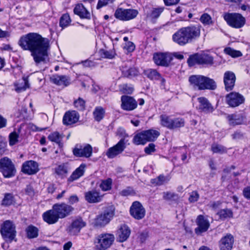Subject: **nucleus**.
Wrapping results in <instances>:
<instances>
[{
  "instance_id": "a19ab883",
  "label": "nucleus",
  "mask_w": 250,
  "mask_h": 250,
  "mask_svg": "<svg viewBox=\"0 0 250 250\" xmlns=\"http://www.w3.org/2000/svg\"><path fill=\"white\" fill-rule=\"evenodd\" d=\"M217 215L221 220H225L228 218L233 217V212L230 209L224 208L220 210L217 212Z\"/></svg>"
},
{
  "instance_id": "680f3d73",
  "label": "nucleus",
  "mask_w": 250,
  "mask_h": 250,
  "mask_svg": "<svg viewBox=\"0 0 250 250\" xmlns=\"http://www.w3.org/2000/svg\"><path fill=\"white\" fill-rule=\"evenodd\" d=\"M104 114V110H94L93 112L94 119L98 122H100L103 118Z\"/></svg>"
},
{
  "instance_id": "052dcab7",
  "label": "nucleus",
  "mask_w": 250,
  "mask_h": 250,
  "mask_svg": "<svg viewBox=\"0 0 250 250\" xmlns=\"http://www.w3.org/2000/svg\"><path fill=\"white\" fill-rule=\"evenodd\" d=\"M75 108H79L80 109H84L85 107V101L81 98H79L73 102Z\"/></svg>"
},
{
  "instance_id": "f03ea898",
  "label": "nucleus",
  "mask_w": 250,
  "mask_h": 250,
  "mask_svg": "<svg viewBox=\"0 0 250 250\" xmlns=\"http://www.w3.org/2000/svg\"><path fill=\"white\" fill-rule=\"evenodd\" d=\"M200 29L195 26L182 27L178 29L173 35L174 42L180 46H184L193 42L199 37Z\"/></svg>"
},
{
  "instance_id": "1a4fd4ad",
  "label": "nucleus",
  "mask_w": 250,
  "mask_h": 250,
  "mask_svg": "<svg viewBox=\"0 0 250 250\" xmlns=\"http://www.w3.org/2000/svg\"><path fill=\"white\" fill-rule=\"evenodd\" d=\"M153 60L157 65L168 67L171 64L173 56L168 52H156L153 54Z\"/></svg>"
},
{
  "instance_id": "c756f323",
  "label": "nucleus",
  "mask_w": 250,
  "mask_h": 250,
  "mask_svg": "<svg viewBox=\"0 0 250 250\" xmlns=\"http://www.w3.org/2000/svg\"><path fill=\"white\" fill-rule=\"evenodd\" d=\"M144 74L151 80L158 81L161 78V74L156 69H148L144 71Z\"/></svg>"
},
{
  "instance_id": "412c9836",
  "label": "nucleus",
  "mask_w": 250,
  "mask_h": 250,
  "mask_svg": "<svg viewBox=\"0 0 250 250\" xmlns=\"http://www.w3.org/2000/svg\"><path fill=\"white\" fill-rule=\"evenodd\" d=\"M85 226V223L83 221L81 218L75 219L67 229L68 232L71 235L78 234L81 229Z\"/></svg>"
},
{
  "instance_id": "4be33fe9",
  "label": "nucleus",
  "mask_w": 250,
  "mask_h": 250,
  "mask_svg": "<svg viewBox=\"0 0 250 250\" xmlns=\"http://www.w3.org/2000/svg\"><path fill=\"white\" fill-rule=\"evenodd\" d=\"M70 78L66 75H59L54 74L50 77V81L59 86L64 87L68 86L70 84Z\"/></svg>"
},
{
  "instance_id": "2eb2a0df",
  "label": "nucleus",
  "mask_w": 250,
  "mask_h": 250,
  "mask_svg": "<svg viewBox=\"0 0 250 250\" xmlns=\"http://www.w3.org/2000/svg\"><path fill=\"white\" fill-rule=\"evenodd\" d=\"M223 81L225 88L228 92L233 90L236 81L235 74L230 71H227L224 74Z\"/></svg>"
},
{
  "instance_id": "8fccbe9b",
  "label": "nucleus",
  "mask_w": 250,
  "mask_h": 250,
  "mask_svg": "<svg viewBox=\"0 0 250 250\" xmlns=\"http://www.w3.org/2000/svg\"><path fill=\"white\" fill-rule=\"evenodd\" d=\"M224 53L233 58H237L242 56V53L241 51L234 50V49L230 47H226L224 50Z\"/></svg>"
},
{
  "instance_id": "9d476101",
  "label": "nucleus",
  "mask_w": 250,
  "mask_h": 250,
  "mask_svg": "<svg viewBox=\"0 0 250 250\" xmlns=\"http://www.w3.org/2000/svg\"><path fill=\"white\" fill-rule=\"evenodd\" d=\"M60 219L64 218L70 215L74 208L71 206L65 203H56L53 205Z\"/></svg>"
},
{
  "instance_id": "72a5a7b5",
  "label": "nucleus",
  "mask_w": 250,
  "mask_h": 250,
  "mask_svg": "<svg viewBox=\"0 0 250 250\" xmlns=\"http://www.w3.org/2000/svg\"><path fill=\"white\" fill-rule=\"evenodd\" d=\"M187 63L189 67H193L196 64L200 65V54L195 53L190 55L188 59Z\"/></svg>"
},
{
  "instance_id": "39448f33",
  "label": "nucleus",
  "mask_w": 250,
  "mask_h": 250,
  "mask_svg": "<svg viewBox=\"0 0 250 250\" xmlns=\"http://www.w3.org/2000/svg\"><path fill=\"white\" fill-rule=\"evenodd\" d=\"M0 232L5 241L11 243L16 236V226L12 221L6 220L0 225Z\"/></svg>"
},
{
  "instance_id": "37998d69",
  "label": "nucleus",
  "mask_w": 250,
  "mask_h": 250,
  "mask_svg": "<svg viewBox=\"0 0 250 250\" xmlns=\"http://www.w3.org/2000/svg\"><path fill=\"white\" fill-rule=\"evenodd\" d=\"M160 124L164 127L170 129L172 118L166 115H161L160 116Z\"/></svg>"
},
{
  "instance_id": "774afa93",
  "label": "nucleus",
  "mask_w": 250,
  "mask_h": 250,
  "mask_svg": "<svg viewBox=\"0 0 250 250\" xmlns=\"http://www.w3.org/2000/svg\"><path fill=\"white\" fill-rule=\"evenodd\" d=\"M231 136L233 140H238L243 138L244 133L240 130H237L231 134Z\"/></svg>"
},
{
  "instance_id": "09e8293b",
  "label": "nucleus",
  "mask_w": 250,
  "mask_h": 250,
  "mask_svg": "<svg viewBox=\"0 0 250 250\" xmlns=\"http://www.w3.org/2000/svg\"><path fill=\"white\" fill-rule=\"evenodd\" d=\"M23 82L21 84H18L16 85V91L18 92L25 91L29 87L30 84L28 77H23Z\"/></svg>"
},
{
  "instance_id": "cd10ccee",
  "label": "nucleus",
  "mask_w": 250,
  "mask_h": 250,
  "mask_svg": "<svg viewBox=\"0 0 250 250\" xmlns=\"http://www.w3.org/2000/svg\"><path fill=\"white\" fill-rule=\"evenodd\" d=\"M84 167L85 165L84 164H81L79 167L77 168L75 170L73 171L71 175L68 178V182L69 183L72 182L82 176L84 173Z\"/></svg>"
},
{
  "instance_id": "c03bdc74",
  "label": "nucleus",
  "mask_w": 250,
  "mask_h": 250,
  "mask_svg": "<svg viewBox=\"0 0 250 250\" xmlns=\"http://www.w3.org/2000/svg\"><path fill=\"white\" fill-rule=\"evenodd\" d=\"M139 71L135 67H131L127 70L122 71V75L124 77L128 78H132V77L138 75Z\"/></svg>"
},
{
  "instance_id": "ddd939ff",
  "label": "nucleus",
  "mask_w": 250,
  "mask_h": 250,
  "mask_svg": "<svg viewBox=\"0 0 250 250\" xmlns=\"http://www.w3.org/2000/svg\"><path fill=\"white\" fill-rule=\"evenodd\" d=\"M126 145H125L124 140L121 139L116 145L107 149L106 155L109 159L114 158L122 153Z\"/></svg>"
},
{
  "instance_id": "b1692460",
  "label": "nucleus",
  "mask_w": 250,
  "mask_h": 250,
  "mask_svg": "<svg viewBox=\"0 0 250 250\" xmlns=\"http://www.w3.org/2000/svg\"><path fill=\"white\" fill-rule=\"evenodd\" d=\"M103 196L96 190H92L85 192V200L89 203H96L101 201Z\"/></svg>"
},
{
  "instance_id": "7c9ffc66",
  "label": "nucleus",
  "mask_w": 250,
  "mask_h": 250,
  "mask_svg": "<svg viewBox=\"0 0 250 250\" xmlns=\"http://www.w3.org/2000/svg\"><path fill=\"white\" fill-rule=\"evenodd\" d=\"M144 133L147 142H154L160 136L159 131L153 129L144 130Z\"/></svg>"
},
{
  "instance_id": "f257e3e1",
  "label": "nucleus",
  "mask_w": 250,
  "mask_h": 250,
  "mask_svg": "<svg viewBox=\"0 0 250 250\" xmlns=\"http://www.w3.org/2000/svg\"><path fill=\"white\" fill-rule=\"evenodd\" d=\"M19 45L23 50H28L36 65L41 62L46 63L50 49L48 39L42 37L36 33H29L21 37Z\"/></svg>"
},
{
  "instance_id": "dca6fc26",
  "label": "nucleus",
  "mask_w": 250,
  "mask_h": 250,
  "mask_svg": "<svg viewBox=\"0 0 250 250\" xmlns=\"http://www.w3.org/2000/svg\"><path fill=\"white\" fill-rule=\"evenodd\" d=\"M73 154L79 157H90L92 153V147L89 144H86L83 146L76 147L73 150Z\"/></svg>"
},
{
  "instance_id": "de8ad7c7",
  "label": "nucleus",
  "mask_w": 250,
  "mask_h": 250,
  "mask_svg": "<svg viewBox=\"0 0 250 250\" xmlns=\"http://www.w3.org/2000/svg\"><path fill=\"white\" fill-rule=\"evenodd\" d=\"M114 17L122 21H127L125 14V9L118 8L115 11Z\"/></svg>"
},
{
  "instance_id": "bf43d9fd",
  "label": "nucleus",
  "mask_w": 250,
  "mask_h": 250,
  "mask_svg": "<svg viewBox=\"0 0 250 250\" xmlns=\"http://www.w3.org/2000/svg\"><path fill=\"white\" fill-rule=\"evenodd\" d=\"M119 194L122 196H128L129 195H134L135 194V192L132 187H127L121 191Z\"/></svg>"
},
{
  "instance_id": "338daca9",
  "label": "nucleus",
  "mask_w": 250,
  "mask_h": 250,
  "mask_svg": "<svg viewBox=\"0 0 250 250\" xmlns=\"http://www.w3.org/2000/svg\"><path fill=\"white\" fill-rule=\"evenodd\" d=\"M144 151L147 154H151L156 151L155 145L153 143H150L145 148Z\"/></svg>"
},
{
  "instance_id": "49530a36",
  "label": "nucleus",
  "mask_w": 250,
  "mask_h": 250,
  "mask_svg": "<svg viewBox=\"0 0 250 250\" xmlns=\"http://www.w3.org/2000/svg\"><path fill=\"white\" fill-rule=\"evenodd\" d=\"M112 184V180L108 178L105 180H102L100 188L104 191H108L111 189Z\"/></svg>"
},
{
  "instance_id": "69168bd1",
  "label": "nucleus",
  "mask_w": 250,
  "mask_h": 250,
  "mask_svg": "<svg viewBox=\"0 0 250 250\" xmlns=\"http://www.w3.org/2000/svg\"><path fill=\"white\" fill-rule=\"evenodd\" d=\"M124 49L126 50L127 53L132 52L135 49V45L132 42H128L125 43L124 47Z\"/></svg>"
},
{
  "instance_id": "a211bd4d",
  "label": "nucleus",
  "mask_w": 250,
  "mask_h": 250,
  "mask_svg": "<svg viewBox=\"0 0 250 250\" xmlns=\"http://www.w3.org/2000/svg\"><path fill=\"white\" fill-rule=\"evenodd\" d=\"M121 100L122 109H135L137 106L138 103L133 97L123 95Z\"/></svg>"
},
{
  "instance_id": "0e129e2a",
  "label": "nucleus",
  "mask_w": 250,
  "mask_h": 250,
  "mask_svg": "<svg viewBox=\"0 0 250 250\" xmlns=\"http://www.w3.org/2000/svg\"><path fill=\"white\" fill-rule=\"evenodd\" d=\"M163 199L166 200H175L177 198V195L173 192H164Z\"/></svg>"
},
{
  "instance_id": "423d86ee",
  "label": "nucleus",
  "mask_w": 250,
  "mask_h": 250,
  "mask_svg": "<svg viewBox=\"0 0 250 250\" xmlns=\"http://www.w3.org/2000/svg\"><path fill=\"white\" fill-rule=\"evenodd\" d=\"M223 17L229 26L235 28L242 27L246 22L245 18L239 13H226Z\"/></svg>"
},
{
  "instance_id": "0eeeda50",
  "label": "nucleus",
  "mask_w": 250,
  "mask_h": 250,
  "mask_svg": "<svg viewBox=\"0 0 250 250\" xmlns=\"http://www.w3.org/2000/svg\"><path fill=\"white\" fill-rule=\"evenodd\" d=\"M0 172L6 178H9L15 175L16 169L10 159L4 157L0 159Z\"/></svg>"
},
{
  "instance_id": "20e7f679",
  "label": "nucleus",
  "mask_w": 250,
  "mask_h": 250,
  "mask_svg": "<svg viewBox=\"0 0 250 250\" xmlns=\"http://www.w3.org/2000/svg\"><path fill=\"white\" fill-rule=\"evenodd\" d=\"M115 207L108 205L104 208L103 212L97 216L95 220V226L103 227L108 224L115 215Z\"/></svg>"
},
{
  "instance_id": "6e6552de",
  "label": "nucleus",
  "mask_w": 250,
  "mask_h": 250,
  "mask_svg": "<svg viewBox=\"0 0 250 250\" xmlns=\"http://www.w3.org/2000/svg\"><path fill=\"white\" fill-rule=\"evenodd\" d=\"M97 240L96 249L98 250H106L113 244L115 237L111 233H102L98 236Z\"/></svg>"
},
{
  "instance_id": "473e14b6",
  "label": "nucleus",
  "mask_w": 250,
  "mask_h": 250,
  "mask_svg": "<svg viewBox=\"0 0 250 250\" xmlns=\"http://www.w3.org/2000/svg\"><path fill=\"white\" fill-rule=\"evenodd\" d=\"M39 229L36 227L30 225L25 229L27 237L29 239L37 238L39 235Z\"/></svg>"
},
{
  "instance_id": "aec40b11",
  "label": "nucleus",
  "mask_w": 250,
  "mask_h": 250,
  "mask_svg": "<svg viewBox=\"0 0 250 250\" xmlns=\"http://www.w3.org/2000/svg\"><path fill=\"white\" fill-rule=\"evenodd\" d=\"M79 114L76 110H68L63 117V124L65 125H71L78 122L79 119Z\"/></svg>"
},
{
  "instance_id": "79ce46f5",
  "label": "nucleus",
  "mask_w": 250,
  "mask_h": 250,
  "mask_svg": "<svg viewBox=\"0 0 250 250\" xmlns=\"http://www.w3.org/2000/svg\"><path fill=\"white\" fill-rule=\"evenodd\" d=\"M71 20L68 13L63 14L62 15L59 21V25L62 28H64L69 25Z\"/></svg>"
},
{
  "instance_id": "c9c22d12",
  "label": "nucleus",
  "mask_w": 250,
  "mask_h": 250,
  "mask_svg": "<svg viewBox=\"0 0 250 250\" xmlns=\"http://www.w3.org/2000/svg\"><path fill=\"white\" fill-rule=\"evenodd\" d=\"M147 142L144 131H143L136 135L133 138V142L136 145H145Z\"/></svg>"
},
{
  "instance_id": "bb28decb",
  "label": "nucleus",
  "mask_w": 250,
  "mask_h": 250,
  "mask_svg": "<svg viewBox=\"0 0 250 250\" xmlns=\"http://www.w3.org/2000/svg\"><path fill=\"white\" fill-rule=\"evenodd\" d=\"M227 119L229 121V125H236L243 124L245 119V116L242 113H235L229 115L227 116Z\"/></svg>"
},
{
  "instance_id": "f8f14e48",
  "label": "nucleus",
  "mask_w": 250,
  "mask_h": 250,
  "mask_svg": "<svg viewBox=\"0 0 250 250\" xmlns=\"http://www.w3.org/2000/svg\"><path fill=\"white\" fill-rule=\"evenodd\" d=\"M228 104L232 107H235L242 104L245 102L244 97L239 93L232 92L226 97Z\"/></svg>"
},
{
  "instance_id": "4d7b16f0",
  "label": "nucleus",
  "mask_w": 250,
  "mask_h": 250,
  "mask_svg": "<svg viewBox=\"0 0 250 250\" xmlns=\"http://www.w3.org/2000/svg\"><path fill=\"white\" fill-rule=\"evenodd\" d=\"M211 150L215 153H223L227 152L226 148L219 144H213L211 146Z\"/></svg>"
},
{
  "instance_id": "a878e982",
  "label": "nucleus",
  "mask_w": 250,
  "mask_h": 250,
  "mask_svg": "<svg viewBox=\"0 0 250 250\" xmlns=\"http://www.w3.org/2000/svg\"><path fill=\"white\" fill-rule=\"evenodd\" d=\"M131 230L127 225L124 224L121 226L118 231L119 241L123 242L126 241L130 235Z\"/></svg>"
},
{
  "instance_id": "58836bf2",
  "label": "nucleus",
  "mask_w": 250,
  "mask_h": 250,
  "mask_svg": "<svg viewBox=\"0 0 250 250\" xmlns=\"http://www.w3.org/2000/svg\"><path fill=\"white\" fill-rule=\"evenodd\" d=\"M169 181L168 176H165L163 174L159 175L157 178L151 180V183L155 186H161Z\"/></svg>"
},
{
  "instance_id": "f704fd0d",
  "label": "nucleus",
  "mask_w": 250,
  "mask_h": 250,
  "mask_svg": "<svg viewBox=\"0 0 250 250\" xmlns=\"http://www.w3.org/2000/svg\"><path fill=\"white\" fill-rule=\"evenodd\" d=\"M99 52L100 56L104 59H113L117 55L114 48L109 50L100 49Z\"/></svg>"
},
{
  "instance_id": "393cba45",
  "label": "nucleus",
  "mask_w": 250,
  "mask_h": 250,
  "mask_svg": "<svg viewBox=\"0 0 250 250\" xmlns=\"http://www.w3.org/2000/svg\"><path fill=\"white\" fill-rule=\"evenodd\" d=\"M233 242V236L230 234H227L220 241L221 250H231Z\"/></svg>"
},
{
  "instance_id": "9b49d317",
  "label": "nucleus",
  "mask_w": 250,
  "mask_h": 250,
  "mask_svg": "<svg viewBox=\"0 0 250 250\" xmlns=\"http://www.w3.org/2000/svg\"><path fill=\"white\" fill-rule=\"evenodd\" d=\"M130 214L135 219L141 220L146 214V210L142 204L138 201L134 202L130 208Z\"/></svg>"
},
{
  "instance_id": "13d9d810",
  "label": "nucleus",
  "mask_w": 250,
  "mask_h": 250,
  "mask_svg": "<svg viewBox=\"0 0 250 250\" xmlns=\"http://www.w3.org/2000/svg\"><path fill=\"white\" fill-rule=\"evenodd\" d=\"M19 135L16 131L11 133L9 135V145L11 146L15 145L18 142Z\"/></svg>"
},
{
  "instance_id": "f3484780",
  "label": "nucleus",
  "mask_w": 250,
  "mask_h": 250,
  "mask_svg": "<svg viewBox=\"0 0 250 250\" xmlns=\"http://www.w3.org/2000/svg\"><path fill=\"white\" fill-rule=\"evenodd\" d=\"M39 165L37 162L33 161H27L22 165L21 171L28 175L36 174L39 170Z\"/></svg>"
},
{
  "instance_id": "7ed1b4c3",
  "label": "nucleus",
  "mask_w": 250,
  "mask_h": 250,
  "mask_svg": "<svg viewBox=\"0 0 250 250\" xmlns=\"http://www.w3.org/2000/svg\"><path fill=\"white\" fill-rule=\"evenodd\" d=\"M188 82L194 89L198 90H212L217 87L216 83L213 79L203 75H191L188 78Z\"/></svg>"
},
{
  "instance_id": "6e6d98bb",
  "label": "nucleus",
  "mask_w": 250,
  "mask_h": 250,
  "mask_svg": "<svg viewBox=\"0 0 250 250\" xmlns=\"http://www.w3.org/2000/svg\"><path fill=\"white\" fill-rule=\"evenodd\" d=\"M138 11L134 9H125L126 21H129L135 18L138 14Z\"/></svg>"
},
{
  "instance_id": "5fc2aeb1",
  "label": "nucleus",
  "mask_w": 250,
  "mask_h": 250,
  "mask_svg": "<svg viewBox=\"0 0 250 250\" xmlns=\"http://www.w3.org/2000/svg\"><path fill=\"white\" fill-rule=\"evenodd\" d=\"M201 22L204 25H211L213 23L211 16L208 13H204L200 17Z\"/></svg>"
},
{
  "instance_id": "864d4df0",
  "label": "nucleus",
  "mask_w": 250,
  "mask_h": 250,
  "mask_svg": "<svg viewBox=\"0 0 250 250\" xmlns=\"http://www.w3.org/2000/svg\"><path fill=\"white\" fill-rule=\"evenodd\" d=\"M164 10V7L153 8L150 13V18L152 20H156L159 17Z\"/></svg>"
},
{
  "instance_id": "ea45409f",
  "label": "nucleus",
  "mask_w": 250,
  "mask_h": 250,
  "mask_svg": "<svg viewBox=\"0 0 250 250\" xmlns=\"http://www.w3.org/2000/svg\"><path fill=\"white\" fill-rule=\"evenodd\" d=\"M199 103V109H213V107L208 100L205 97H201L197 99Z\"/></svg>"
},
{
  "instance_id": "c85d7f7f",
  "label": "nucleus",
  "mask_w": 250,
  "mask_h": 250,
  "mask_svg": "<svg viewBox=\"0 0 250 250\" xmlns=\"http://www.w3.org/2000/svg\"><path fill=\"white\" fill-rule=\"evenodd\" d=\"M47 138L50 141L57 144L59 147H62L63 143H62V140L63 136L59 132L57 131L53 132L48 136Z\"/></svg>"
},
{
  "instance_id": "2f4dec72",
  "label": "nucleus",
  "mask_w": 250,
  "mask_h": 250,
  "mask_svg": "<svg viewBox=\"0 0 250 250\" xmlns=\"http://www.w3.org/2000/svg\"><path fill=\"white\" fill-rule=\"evenodd\" d=\"M214 63L213 57L207 53L200 54V65L211 66Z\"/></svg>"
},
{
  "instance_id": "a18cd8bd",
  "label": "nucleus",
  "mask_w": 250,
  "mask_h": 250,
  "mask_svg": "<svg viewBox=\"0 0 250 250\" xmlns=\"http://www.w3.org/2000/svg\"><path fill=\"white\" fill-rule=\"evenodd\" d=\"M14 202V197L12 193H6L2 200L1 205L4 206H9Z\"/></svg>"
},
{
  "instance_id": "6ab92c4d",
  "label": "nucleus",
  "mask_w": 250,
  "mask_h": 250,
  "mask_svg": "<svg viewBox=\"0 0 250 250\" xmlns=\"http://www.w3.org/2000/svg\"><path fill=\"white\" fill-rule=\"evenodd\" d=\"M43 220L49 225L54 224L58 222L60 219L54 210V208L52 206V209L47 210L42 214Z\"/></svg>"
},
{
  "instance_id": "4468645a",
  "label": "nucleus",
  "mask_w": 250,
  "mask_h": 250,
  "mask_svg": "<svg viewBox=\"0 0 250 250\" xmlns=\"http://www.w3.org/2000/svg\"><path fill=\"white\" fill-rule=\"evenodd\" d=\"M196 223L198 227L195 228V232L197 235H200L207 231L210 226L208 220L202 215L197 216Z\"/></svg>"
},
{
  "instance_id": "3c124183",
  "label": "nucleus",
  "mask_w": 250,
  "mask_h": 250,
  "mask_svg": "<svg viewBox=\"0 0 250 250\" xmlns=\"http://www.w3.org/2000/svg\"><path fill=\"white\" fill-rule=\"evenodd\" d=\"M149 237L148 231L146 229L139 232L137 234V241L140 244H143Z\"/></svg>"
},
{
  "instance_id": "e2e57ef3",
  "label": "nucleus",
  "mask_w": 250,
  "mask_h": 250,
  "mask_svg": "<svg viewBox=\"0 0 250 250\" xmlns=\"http://www.w3.org/2000/svg\"><path fill=\"white\" fill-rule=\"evenodd\" d=\"M117 135L122 138L121 139L124 140V142L125 145L127 141V140H125V138L128 137V135L126 133L125 130L123 128L120 127L117 130Z\"/></svg>"
},
{
  "instance_id": "5701e85b",
  "label": "nucleus",
  "mask_w": 250,
  "mask_h": 250,
  "mask_svg": "<svg viewBox=\"0 0 250 250\" xmlns=\"http://www.w3.org/2000/svg\"><path fill=\"white\" fill-rule=\"evenodd\" d=\"M73 12L75 15L79 16L81 19L87 20L91 19L90 12L82 3L77 4L73 9Z\"/></svg>"
},
{
  "instance_id": "4c0bfd02",
  "label": "nucleus",
  "mask_w": 250,
  "mask_h": 250,
  "mask_svg": "<svg viewBox=\"0 0 250 250\" xmlns=\"http://www.w3.org/2000/svg\"><path fill=\"white\" fill-rule=\"evenodd\" d=\"M68 170L67 165L62 164L58 166V167L56 168L55 172L61 178H64L67 176Z\"/></svg>"
},
{
  "instance_id": "603ef678",
  "label": "nucleus",
  "mask_w": 250,
  "mask_h": 250,
  "mask_svg": "<svg viewBox=\"0 0 250 250\" xmlns=\"http://www.w3.org/2000/svg\"><path fill=\"white\" fill-rule=\"evenodd\" d=\"M119 90L123 94H131L134 91V88L131 85L124 83L119 85Z\"/></svg>"
},
{
  "instance_id": "e433bc0d",
  "label": "nucleus",
  "mask_w": 250,
  "mask_h": 250,
  "mask_svg": "<svg viewBox=\"0 0 250 250\" xmlns=\"http://www.w3.org/2000/svg\"><path fill=\"white\" fill-rule=\"evenodd\" d=\"M185 121L182 118H172L170 130H174L185 126Z\"/></svg>"
}]
</instances>
